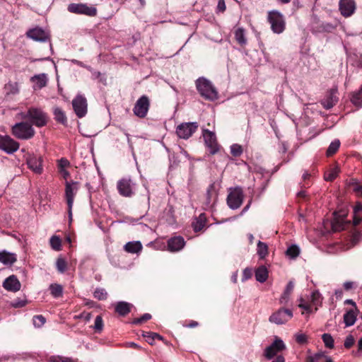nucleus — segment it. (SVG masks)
Here are the masks:
<instances>
[{"label": "nucleus", "instance_id": "nucleus-55", "mask_svg": "<svg viewBox=\"0 0 362 362\" xmlns=\"http://www.w3.org/2000/svg\"><path fill=\"white\" fill-rule=\"evenodd\" d=\"M252 269L250 268H245L243 272L242 281H247V279H250L252 276Z\"/></svg>", "mask_w": 362, "mask_h": 362}, {"label": "nucleus", "instance_id": "nucleus-20", "mask_svg": "<svg viewBox=\"0 0 362 362\" xmlns=\"http://www.w3.org/2000/svg\"><path fill=\"white\" fill-rule=\"evenodd\" d=\"M21 283L14 275H11L6 278L4 283L3 287L8 291L17 292L21 289Z\"/></svg>", "mask_w": 362, "mask_h": 362}, {"label": "nucleus", "instance_id": "nucleus-44", "mask_svg": "<svg viewBox=\"0 0 362 362\" xmlns=\"http://www.w3.org/2000/svg\"><path fill=\"white\" fill-rule=\"evenodd\" d=\"M93 296L99 300H103L107 298V293L104 288H98L95 290Z\"/></svg>", "mask_w": 362, "mask_h": 362}, {"label": "nucleus", "instance_id": "nucleus-7", "mask_svg": "<svg viewBox=\"0 0 362 362\" xmlns=\"http://www.w3.org/2000/svg\"><path fill=\"white\" fill-rule=\"evenodd\" d=\"M243 192L241 188L230 189L227 197V204L231 209H238L243 202Z\"/></svg>", "mask_w": 362, "mask_h": 362}, {"label": "nucleus", "instance_id": "nucleus-17", "mask_svg": "<svg viewBox=\"0 0 362 362\" xmlns=\"http://www.w3.org/2000/svg\"><path fill=\"white\" fill-rule=\"evenodd\" d=\"M26 35L28 37L37 42H46L49 38V33L39 27L28 30Z\"/></svg>", "mask_w": 362, "mask_h": 362}, {"label": "nucleus", "instance_id": "nucleus-48", "mask_svg": "<svg viewBox=\"0 0 362 362\" xmlns=\"http://www.w3.org/2000/svg\"><path fill=\"white\" fill-rule=\"evenodd\" d=\"M103 328V321L101 316L98 315L95 319L94 329L100 332Z\"/></svg>", "mask_w": 362, "mask_h": 362}, {"label": "nucleus", "instance_id": "nucleus-35", "mask_svg": "<svg viewBox=\"0 0 362 362\" xmlns=\"http://www.w3.org/2000/svg\"><path fill=\"white\" fill-rule=\"evenodd\" d=\"M235 38L240 45H245L247 43V39L243 28H239L235 31Z\"/></svg>", "mask_w": 362, "mask_h": 362}, {"label": "nucleus", "instance_id": "nucleus-43", "mask_svg": "<svg viewBox=\"0 0 362 362\" xmlns=\"http://www.w3.org/2000/svg\"><path fill=\"white\" fill-rule=\"evenodd\" d=\"M56 267L59 273H64L67 267L66 260L62 257H59L56 262Z\"/></svg>", "mask_w": 362, "mask_h": 362}, {"label": "nucleus", "instance_id": "nucleus-18", "mask_svg": "<svg viewBox=\"0 0 362 362\" xmlns=\"http://www.w3.org/2000/svg\"><path fill=\"white\" fill-rule=\"evenodd\" d=\"M346 213L344 211L341 214L339 212L334 213V219L332 222V228L334 231H340L344 230L349 222L345 221Z\"/></svg>", "mask_w": 362, "mask_h": 362}, {"label": "nucleus", "instance_id": "nucleus-47", "mask_svg": "<svg viewBox=\"0 0 362 362\" xmlns=\"http://www.w3.org/2000/svg\"><path fill=\"white\" fill-rule=\"evenodd\" d=\"M230 153L233 156H240L243 153V148L240 145L234 144L230 146Z\"/></svg>", "mask_w": 362, "mask_h": 362}, {"label": "nucleus", "instance_id": "nucleus-6", "mask_svg": "<svg viewBox=\"0 0 362 362\" xmlns=\"http://www.w3.org/2000/svg\"><path fill=\"white\" fill-rule=\"evenodd\" d=\"M292 317L293 312L291 310L281 308L270 315L269 321L276 325H283Z\"/></svg>", "mask_w": 362, "mask_h": 362}, {"label": "nucleus", "instance_id": "nucleus-1", "mask_svg": "<svg viewBox=\"0 0 362 362\" xmlns=\"http://www.w3.org/2000/svg\"><path fill=\"white\" fill-rule=\"evenodd\" d=\"M23 119L29 121L31 125L37 127H42L47 123V115L41 109L30 107L27 112H22L19 114Z\"/></svg>", "mask_w": 362, "mask_h": 362}, {"label": "nucleus", "instance_id": "nucleus-36", "mask_svg": "<svg viewBox=\"0 0 362 362\" xmlns=\"http://www.w3.org/2000/svg\"><path fill=\"white\" fill-rule=\"evenodd\" d=\"M49 243L52 250L55 251H60L62 250V240L59 236H52L49 240Z\"/></svg>", "mask_w": 362, "mask_h": 362}, {"label": "nucleus", "instance_id": "nucleus-34", "mask_svg": "<svg viewBox=\"0 0 362 362\" xmlns=\"http://www.w3.org/2000/svg\"><path fill=\"white\" fill-rule=\"evenodd\" d=\"M206 218L203 214H201L198 218H197L192 223V227L195 232L200 231L205 226Z\"/></svg>", "mask_w": 362, "mask_h": 362}, {"label": "nucleus", "instance_id": "nucleus-40", "mask_svg": "<svg viewBox=\"0 0 362 362\" xmlns=\"http://www.w3.org/2000/svg\"><path fill=\"white\" fill-rule=\"evenodd\" d=\"M340 146V141L339 139H334L329 144L327 150V156H331L334 154L339 149Z\"/></svg>", "mask_w": 362, "mask_h": 362}, {"label": "nucleus", "instance_id": "nucleus-26", "mask_svg": "<svg viewBox=\"0 0 362 362\" xmlns=\"http://www.w3.org/2000/svg\"><path fill=\"white\" fill-rule=\"evenodd\" d=\"M132 305L124 301L118 302L115 306V311L122 316H125L131 310Z\"/></svg>", "mask_w": 362, "mask_h": 362}, {"label": "nucleus", "instance_id": "nucleus-5", "mask_svg": "<svg viewBox=\"0 0 362 362\" xmlns=\"http://www.w3.org/2000/svg\"><path fill=\"white\" fill-rule=\"evenodd\" d=\"M78 189V183L77 182H66L65 195L68 205V214L70 220L72 218V207L74 204V199Z\"/></svg>", "mask_w": 362, "mask_h": 362}, {"label": "nucleus", "instance_id": "nucleus-13", "mask_svg": "<svg viewBox=\"0 0 362 362\" xmlns=\"http://www.w3.org/2000/svg\"><path fill=\"white\" fill-rule=\"evenodd\" d=\"M68 11L73 13L85 14L88 16H95L97 10L93 6H88L84 4H71L68 6Z\"/></svg>", "mask_w": 362, "mask_h": 362}, {"label": "nucleus", "instance_id": "nucleus-2", "mask_svg": "<svg viewBox=\"0 0 362 362\" xmlns=\"http://www.w3.org/2000/svg\"><path fill=\"white\" fill-rule=\"evenodd\" d=\"M196 87L200 95L206 100L214 101L218 99V94L211 82L204 77L196 81Z\"/></svg>", "mask_w": 362, "mask_h": 362}, {"label": "nucleus", "instance_id": "nucleus-16", "mask_svg": "<svg viewBox=\"0 0 362 362\" xmlns=\"http://www.w3.org/2000/svg\"><path fill=\"white\" fill-rule=\"evenodd\" d=\"M286 348L284 341L280 339H276L274 342L264 350V356L267 359L272 358L277 353Z\"/></svg>", "mask_w": 362, "mask_h": 362}, {"label": "nucleus", "instance_id": "nucleus-12", "mask_svg": "<svg viewBox=\"0 0 362 362\" xmlns=\"http://www.w3.org/2000/svg\"><path fill=\"white\" fill-rule=\"evenodd\" d=\"M42 162L43 159L40 156L30 153L26 156L28 167L35 174L41 175L43 173Z\"/></svg>", "mask_w": 362, "mask_h": 362}, {"label": "nucleus", "instance_id": "nucleus-22", "mask_svg": "<svg viewBox=\"0 0 362 362\" xmlns=\"http://www.w3.org/2000/svg\"><path fill=\"white\" fill-rule=\"evenodd\" d=\"M185 245V241L181 236L171 238L168 241V247L170 252H178L184 247Z\"/></svg>", "mask_w": 362, "mask_h": 362}, {"label": "nucleus", "instance_id": "nucleus-25", "mask_svg": "<svg viewBox=\"0 0 362 362\" xmlns=\"http://www.w3.org/2000/svg\"><path fill=\"white\" fill-rule=\"evenodd\" d=\"M323 297L322 294L317 290H315L311 293L310 298V303L315 306V310H317L318 307L321 306L322 303Z\"/></svg>", "mask_w": 362, "mask_h": 362}, {"label": "nucleus", "instance_id": "nucleus-49", "mask_svg": "<svg viewBox=\"0 0 362 362\" xmlns=\"http://www.w3.org/2000/svg\"><path fill=\"white\" fill-rule=\"evenodd\" d=\"M321 28L324 32L331 33L336 28V25L330 23H323L321 25Z\"/></svg>", "mask_w": 362, "mask_h": 362}, {"label": "nucleus", "instance_id": "nucleus-54", "mask_svg": "<svg viewBox=\"0 0 362 362\" xmlns=\"http://www.w3.org/2000/svg\"><path fill=\"white\" fill-rule=\"evenodd\" d=\"M298 307L302 308L308 314H310V313H313V310L312 309L310 303H299Z\"/></svg>", "mask_w": 362, "mask_h": 362}, {"label": "nucleus", "instance_id": "nucleus-19", "mask_svg": "<svg viewBox=\"0 0 362 362\" xmlns=\"http://www.w3.org/2000/svg\"><path fill=\"white\" fill-rule=\"evenodd\" d=\"M339 11L344 17H349L356 10V3L354 0H340L339 3Z\"/></svg>", "mask_w": 362, "mask_h": 362}, {"label": "nucleus", "instance_id": "nucleus-33", "mask_svg": "<svg viewBox=\"0 0 362 362\" xmlns=\"http://www.w3.org/2000/svg\"><path fill=\"white\" fill-rule=\"evenodd\" d=\"M257 253L260 259H264L268 255V246L265 243L258 241Z\"/></svg>", "mask_w": 362, "mask_h": 362}, {"label": "nucleus", "instance_id": "nucleus-10", "mask_svg": "<svg viewBox=\"0 0 362 362\" xmlns=\"http://www.w3.org/2000/svg\"><path fill=\"white\" fill-rule=\"evenodd\" d=\"M197 122H185L177 126L176 133L180 138L187 139L197 131Z\"/></svg>", "mask_w": 362, "mask_h": 362}, {"label": "nucleus", "instance_id": "nucleus-30", "mask_svg": "<svg viewBox=\"0 0 362 362\" xmlns=\"http://www.w3.org/2000/svg\"><path fill=\"white\" fill-rule=\"evenodd\" d=\"M356 320V314L355 310H349L344 315V322L346 327H350L354 325Z\"/></svg>", "mask_w": 362, "mask_h": 362}, {"label": "nucleus", "instance_id": "nucleus-42", "mask_svg": "<svg viewBox=\"0 0 362 362\" xmlns=\"http://www.w3.org/2000/svg\"><path fill=\"white\" fill-rule=\"evenodd\" d=\"M351 102L356 106H362V90L353 94L351 98Z\"/></svg>", "mask_w": 362, "mask_h": 362}, {"label": "nucleus", "instance_id": "nucleus-61", "mask_svg": "<svg viewBox=\"0 0 362 362\" xmlns=\"http://www.w3.org/2000/svg\"><path fill=\"white\" fill-rule=\"evenodd\" d=\"M354 62L358 67L362 68V54H355Z\"/></svg>", "mask_w": 362, "mask_h": 362}, {"label": "nucleus", "instance_id": "nucleus-21", "mask_svg": "<svg viewBox=\"0 0 362 362\" xmlns=\"http://www.w3.org/2000/svg\"><path fill=\"white\" fill-rule=\"evenodd\" d=\"M30 81L33 83V88L40 90L45 87L48 82V77L46 74H35L30 78Z\"/></svg>", "mask_w": 362, "mask_h": 362}, {"label": "nucleus", "instance_id": "nucleus-39", "mask_svg": "<svg viewBox=\"0 0 362 362\" xmlns=\"http://www.w3.org/2000/svg\"><path fill=\"white\" fill-rule=\"evenodd\" d=\"M325 358V362H333L331 357L325 356L322 353H317L313 356H310L308 358V362H318L321 358Z\"/></svg>", "mask_w": 362, "mask_h": 362}, {"label": "nucleus", "instance_id": "nucleus-46", "mask_svg": "<svg viewBox=\"0 0 362 362\" xmlns=\"http://www.w3.org/2000/svg\"><path fill=\"white\" fill-rule=\"evenodd\" d=\"M45 322H46L45 318L41 315H35L33 318V325L37 328L42 327L44 325V324L45 323Z\"/></svg>", "mask_w": 362, "mask_h": 362}, {"label": "nucleus", "instance_id": "nucleus-60", "mask_svg": "<svg viewBox=\"0 0 362 362\" xmlns=\"http://www.w3.org/2000/svg\"><path fill=\"white\" fill-rule=\"evenodd\" d=\"M353 190L358 194H362V186L356 181L353 182Z\"/></svg>", "mask_w": 362, "mask_h": 362}, {"label": "nucleus", "instance_id": "nucleus-24", "mask_svg": "<svg viewBox=\"0 0 362 362\" xmlns=\"http://www.w3.org/2000/svg\"><path fill=\"white\" fill-rule=\"evenodd\" d=\"M16 260V254L8 252L6 250L0 251V262L4 264H13Z\"/></svg>", "mask_w": 362, "mask_h": 362}, {"label": "nucleus", "instance_id": "nucleus-41", "mask_svg": "<svg viewBox=\"0 0 362 362\" xmlns=\"http://www.w3.org/2000/svg\"><path fill=\"white\" fill-rule=\"evenodd\" d=\"M339 173V169L337 166L330 169L328 172L325 173V180L332 181L333 180H334L337 177Z\"/></svg>", "mask_w": 362, "mask_h": 362}, {"label": "nucleus", "instance_id": "nucleus-38", "mask_svg": "<svg viewBox=\"0 0 362 362\" xmlns=\"http://www.w3.org/2000/svg\"><path fill=\"white\" fill-rule=\"evenodd\" d=\"M300 254V248L296 245H292L288 247L286 255L291 259L296 258Z\"/></svg>", "mask_w": 362, "mask_h": 362}, {"label": "nucleus", "instance_id": "nucleus-28", "mask_svg": "<svg viewBox=\"0 0 362 362\" xmlns=\"http://www.w3.org/2000/svg\"><path fill=\"white\" fill-rule=\"evenodd\" d=\"M256 280L260 283H264L268 278V270L265 266L259 267L255 271Z\"/></svg>", "mask_w": 362, "mask_h": 362}, {"label": "nucleus", "instance_id": "nucleus-4", "mask_svg": "<svg viewBox=\"0 0 362 362\" xmlns=\"http://www.w3.org/2000/svg\"><path fill=\"white\" fill-rule=\"evenodd\" d=\"M268 19L274 33L280 34L284 32L286 23L284 16L281 13L276 11H271L269 13Z\"/></svg>", "mask_w": 362, "mask_h": 362}, {"label": "nucleus", "instance_id": "nucleus-50", "mask_svg": "<svg viewBox=\"0 0 362 362\" xmlns=\"http://www.w3.org/2000/svg\"><path fill=\"white\" fill-rule=\"evenodd\" d=\"M291 300V295L283 292L279 298V303L283 305H286L288 304Z\"/></svg>", "mask_w": 362, "mask_h": 362}, {"label": "nucleus", "instance_id": "nucleus-23", "mask_svg": "<svg viewBox=\"0 0 362 362\" xmlns=\"http://www.w3.org/2000/svg\"><path fill=\"white\" fill-rule=\"evenodd\" d=\"M337 93V90L332 89L329 91L327 98L322 102V104L325 109L329 110L337 103L338 100Z\"/></svg>", "mask_w": 362, "mask_h": 362}, {"label": "nucleus", "instance_id": "nucleus-15", "mask_svg": "<svg viewBox=\"0 0 362 362\" xmlns=\"http://www.w3.org/2000/svg\"><path fill=\"white\" fill-rule=\"evenodd\" d=\"M203 137L206 145L209 148L210 153L211 154L217 153L219 148L215 134L208 129H204Z\"/></svg>", "mask_w": 362, "mask_h": 362}, {"label": "nucleus", "instance_id": "nucleus-11", "mask_svg": "<svg viewBox=\"0 0 362 362\" xmlns=\"http://www.w3.org/2000/svg\"><path fill=\"white\" fill-rule=\"evenodd\" d=\"M150 107V101L147 96L142 95L136 102L133 112L136 116L144 118L146 116Z\"/></svg>", "mask_w": 362, "mask_h": 362}, {"label": "nucleus", "instance_id": "nucleus-32", "mask_svg": "<svg viewBox=\"0 0 362 362\" xmlns=\"http://www.w3.org/2000/svg\"><path fill=\"white\" fill-rule=\"evenodd\" d=\"M49 291L51 295L55 298L61 297L63 294V287L58 284H50Z\"/></svg>", "mask_w": 362, "mask_h": 362}, {"label": "nucleus", "instance_id": "nucleus-9", "mask_svg": "<svg viewBox=\"0 0 362 362\" xmlns=\"http://www.w3.org/2000/svg\"><path fill=\"white\" fill-rule=\"evenodd\" d=\"M135 185L130 178H122L117 182V187L120 195L130 197L134 194Z\"/></svg>", "mask_w": 362, "mask_h": 362}, {"label": "nucleus", "instance_id": "nucleus-45", "mask_svg": "<svg viewBox=\"0 0 362 362\" xmlns=\"http://www.w3.org/2000/svg\"><path fill=\"white\" fill-rule=\"evenodd\" d=\"M322 339L326 347L332 349L334 347V339L331 334H323L322 336Z\"/></svg>", "mask_w": 362, "mask_h": 362}, {"label": "nucleus", "instance_id": "nucleus-59", "mask_svg": "<svg viewBox=\"0 0 362 362\" xmlns=\"http://www.w3.org/2000/svg\"><path fill=\"white\" fill-rule=\"evenodd\" d=\"M226 6L224 0H218L216 8L217 12L223 13L226 11Z\"/></svg>", "mask_w": 362, "mask_h": 362}, {"label": "nucleus", "instance_id": "nucleus-64", "mask_svg": "<svg viewBox=\"0 0 362 362\" xmlns=\"http://www.w3.org/2000/svg\"><path fill=\"white\" fill-rule=\"evenodd\" d=\"M58 358L62 362H73V360L69 357L59 356Z\"/></svg>", "mask_w": 362, "mask_h": 362}, {"label": "nucleus", "instance_id": "nucleus-57", "mask_svg": "<svg viewBox=\"0 0 362 362\" xmlns=\"http://www.w3.org/2000/svg\"><path fill=\"white\" fill-rule=\"evenodd\" d=\"M354 344V339L352 335H349L346 337L344 341V346L347 349L351 347Z\"/></svg>", "mask_w": 362, "mask_h": 362}, {"label": "nucleus", "instance_id": "nucleus-51", "mask_svg": "<svg viewBox=\"0 0 362 362\" xmlns=\"http://www.w3.org/2000/svg\"><path fill=\"white\" fill-rule=\"evenodd\" d=\"M151 318V315L149 313H145L141 317L134 319L133 320L132 323L135 324V325L140 324L144 321L150 320Z\"/></svg>", "mask_w": 362, "mask_h": 362}, {"label": "nucleus", "instance_id": "nucleus-3", "mask_svg": "<svg viewBox=\"0 0 362 362\" xmlns=\"http://www.w3.org/2000/svg\"><path fill=\"white\" fill-rule=\"evenodd\" d=\"M11 134L18 139L29 140L35 136V131L29 122H21L12 126Z\"/></svg>", "mask_w": 362, "mask_h": 362}, {"label": "nucleus", "instance_id": "nucleus-37", "mask_svg": "<svg viewBox=\"0 0 362 362\" xmlns=\"http://www.w3.org/2000/svg\"><path fill=\"white\" fill-rule=\"evenodd\" d=\"M54 119L62 123L65 124L66 122V117L64 111L59 107H55L54 109Z\"/></svg>", "mask_w": 362, "mask_h": 362}, {"label": "nucleus", "instance_id": "nucleus-27", "mask_svg": "<svg viewBox=\"0 0 362 362\" xmlns=\"http://www.w3.org/2000/svg\"><path fill=\"white\" fill-rule=\"evenodd\" d=\"M124 249L129 253H138L142 250V245L139 241L129 242L124 245Z\"/></svg>", "mask_w": 362, "mask_h": 362}, {"label": "nucleus", "instance_id": "nucleus-14", "mask_svg": "<svg viewBox=\"0 0 362 362\" xmlns=\"http://www.w3.org/2000/svg\"><path fill=\"white\" fill-rule=\"evenodd\" d=\"M72 106L76 115L81 118L87 112V101L85 97L78 95L72 101Z\"/></svg>", "mask_w": 362, "mask_h": 362}, {"label": "nucleus", "instance_id": "nucleus-8", "mask_svg": "<svg viewBox=\"0 0 362 362\" xmlns=\"http://www.w3.org/2000/svg\"><path fill=\"white\" fill-rule=\"evenodd\" d=\"M20 147L18 141L14 140L10 136L0 134V149L8 154H13L16 152Z\"/></svg>", "mask_w": 362, "mask_h": 362}, {"label": "nucleus", "instance_id": "nucleus-53", "mask_svg": "<svg viewBox=\"0 0 362 362\" xmlns=\"http://www.w3.org/2000/svg\"><path fill=\"white\" fill-rule=\"evenodd\" d=\"M69 164H70V163H69V161L66 158H62L58 161L59 170L65 169L66 167H68L69 165Z\"/></svg>", "mask_w": 362, "mask_h": 362}, {"label": "nucleus", "instance_id": "nucleus-52", "mask_svg": "<svg viewBox=\"0 0 362 362\" xmlns=\"http://www.w3.org/2000/svg\"><path fill=\"white\" fill-rule=\"evenodd\" d=\"M361 238H362V234L360 232H358V231L354 232L352 234V236H351V240L352 245H355L356 244H357L360 241Z\"/></svg>", "mask_w": 362, "mask_h": 362}, {"label": "nucleus", "instance_id": "nucleus-29", "mask_svg": "<svg viewBox=\"0 0 362 362\" xmlns=\"http://www.w3.org/2000/svg\"><path fill=\"white\" fill-rule=\"evenodd\" d=\"M4 89L6 95H16L19 93V86L17 82L8 81L5 84Z\"/></svg>", "mask_w": 362, "mask_h": 362}, {"label": "nucleus", "instance_id": "nucleus-62", "mask_svg": "<svg viewBox=\"0 0 362 362\" xmlns=\"http://www.w3.org/2000/svg\"><path fill=\"white\" fill-rule=\"evenodd\" d=\"M354 283L353 281H346L344 283V288L345 290H350L354 287Z\"/></svg>", "mask_w": 362, "mask_h": 362}, {"label": "nucleus", "instance_id": "nucleus-58", "mask_svg": "<svg viewBox=\"0 0 362 362\" xmlns=\"http://www.w3.org/2000/svg\"><path fill=\"white\" fill-rule=\"evenodd\" d=\"M293 288H294V282H293V281L291 280L287 284L284 292H285L286 293H288L289 295H291V293H293Z\"/></svg>", "mask_w": 362, "mask_h": 362}, {"label": "nucleus", "instance_id": "nucleus-31", "mask_svg": "<svg viewBox=\"0 0 362 362\" xmlns=\"http://www.w3.org/2000/svg\"><path fill=\"white\" fill-rule=\"evenodd\" d=\"M362 221V205L358 203L354 209V225L356 226Z\"/></svg>", "mask_w": 362, "mask_h": 362}, {"label": "nucleus", "instance_id": "nucleus-56", "mask_svg": "<svg viewBox=\"0 0 362 362\" xmlns=\"http://www.w3.org/2000/svg\"><path fill=\"white\" fill-rule=\"evenodd\" d=\"M296 340L298 344H303L307 342V337L304 334L298 333L296 335Z\"/></svg>", "mask_w": 362, "mask_h": 362}, {"label": "nucleus", "instance_id": "nucleus-63", "mask_svg": "<svg viewBox=\"0 0 362 362\" xmlns=\"http://www.w3.org/2000/svg\"><path fill=\"white\" fill-rule=\"evenodd\" d=\"M79 317H81V318L83 317L86 321H89L90 317H91V315L89 313H83L81 314Z\"/></svg>", "mask_w": 362, "mask_h": 362}]
</instances>
